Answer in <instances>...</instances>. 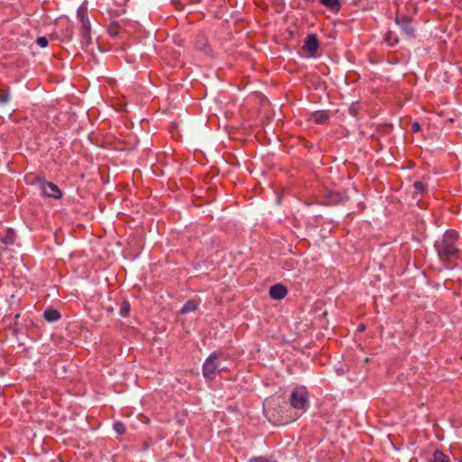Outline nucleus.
I'll return each instance as SVG.
<instances>
[{
    "label": "nucleus",
    "mask_w": 462,
    "mask_h": 462,
    "mask_svg": "<svg viewBox=\"0 0 462 462\" xmlns=\"http://www.w3.org/2000/svg\"><path fill=\"white\" fill-rule=\"evenodd\" d=\"M420 129V124L418 122H413L411 124V130L412 132L416 133L419 132Z\"/></svg>",
    "instance_id": "5701e85b"
},
{
    "label": "nucleus",
    "mask_w": 462,
    "mask_h": 462,
    "mask_svg": "<svg viewBox=\"0 0 462 462\" xmlns=\"http://www.w3.org/2000/svg\"><path fill=\"white\" fill-rule=\"evenodd\" d=\"M287 294V289L281 283L273 285L270 288L269 295L273 300H282Z\"/></svg>",
    "instance_id": "6e6552de"
},
{
    "label": "nucleus",
    "mask_w": 462,
    "mask_h": 462,
    "mask_svg": "<svg viewBox=\"0 0 462 462\" xmlns=\"http://www.w3.org/2000/svg\"><path fill=\"white\" fill-rule=\"evenodd\" d=\"M250 462H276L274 460H270L264 457H255L250 459Z\"/></svg>",
    "instance_id": "4be33fe9"
},
{
    "label": "nucleus",
    "mask_w": 462,
    "mask_h": 462,
    "mask_svg": "<svg viewBox=\"0 0 462 462\" xmlns=\"http://www.w3.org/2000/svg\"><path fill=\"white\" fill-rule=\"evenodd\" d=\"M40 189L42 195L48 198L58 199H60L62 196L61 190L56 184L45 180L40 182Z\"/></svg>",
    "instance_id": "39448f33"
},
{
    "label": "nucleus",
    "mask_w": 462,
    "mask_h": 462,
    "mask_svg": "<svg viewBox=\"0 0 462 462\" xmlns=\"http://www.w3.org/2000/svg\"><path fill=\"white\" fill-rule=\"evenodd\" d=\"M10 99L9 92L6 89L0 88V104H6Z\"/></svg>",
    "instance_id": "6ab92c4d"
},
{
    "label": "nucleus",
    "mask_w": 462,
    "mask_h": 462,
    "mask_svg": "<svg viewBox=\"0 0 462 462\" xmlns=\"http://www.w3.org/2000/svg\"><path fill=\"white\" fill-rule=\"evenodd\" d=\"M290 404L293 409L300 411V414L308 410L309 399L305 387H297L291 393Z\"/></svg>",
    "instance_id": "20e7f679"
},
{
    "label": "nucleus",
    "mask_w": 462,
    "mask_h": 462,
    "mask_svg": "<svg viewBox=\"0 0 462 462\" xmlns=\"http://www.w3.org/2000/svg\"><path fill=\"white\" fill-rule=\"evenodd\" d=\"M384 42L390 46H394L399 42V39L393 32H388L384 37Z\"/></svg>",
    "instance_id": "2eb2a0df"
},
{
    "label": "nucleus",
    "mask_w": 462,
    "mask_h": 462,
    "mask_svg": "<svg viewBox=\"0 0 462 462\" xmlns=\"http://www.w3.org/2000/svg\"><path fill=\"white\" fill-rule=\"evenodd\" d=\"M130 311V304L127 301H124L120 308V313L123 317H125L128 315Z\"/></svg>",
    "instance_id": "aec40b11"
},
{
    "label": "nucleus",
    "mask_w": 462,
    "mask_h": 462,
    "mask_svg": "<svg viewBox=\"0 0 462 462\" xmlns=\"http://www.w3.org/2000/svg\"><path fill=\"white\" fill-rule=\"evenodd\" d=\"M43 317L47 321L54 322L60 319V314L54 309H48L44 311Z\"/></svg>",
    "instance_id": "9d476101"
},
{
    "label": "nucleus",
    "mask_w": 462,
    "mask_h": 462,
    "mask_svg": "<svg viewBox=\"0 0 462 462\" xmlns=\"http://www.w3.org/2000/svg\"><path fill=\"white\" fill-rule=\"evenodd\" d=\"M458 234L454 230H448L442 236V239L437 241L435 248L439 259L443 262H452L459 257V249L456 245Z\"/></svg>",
    "instance_id": "f257e3e1"
},
{
    "label": "nucleus",
    "mask_w": 462,
    "mask_h": 462,
    "mask_svg": "<svg viewBox=\"0 0 462 462\" xmlns=\"http://www.w3.org/2000/svg\"><path fill=\"white\" fill-rule=\"evenodd\" d=\"M113 429L115 430V431L119 434V435H122L125 432V426L123 422L121 421H116L114 424H113Z\"/></svg>",
    "instance_id": "a211bd4d"
},
{
    "label": "nucleus",
    "mask_w": 462,
    "mask_h": 462,
    "mask_svg": "<svg viewBox=\"0 0 462 462\" xmlns=\"http://www.w3.org/2000/svg\"><path fill=\"white\" fill-rule=\"evenodd\" d=\"M36 43L41 48H45L48 46V39L44 36L39 37L36 41Z\"/></svg>",
    "instance_id": "412c9836"
},
{
    "label": "nucleus",
    "mask_w": 462,
    "mask_h": 462,
    "mask_svg": "<svg viewBox=\"0 0 462 462\" xmlns=\"http://www.w3.org/2000/svg\"><path fill=\"white\" fill-rule=\"evenodd\" d=\"M413 189L415 194H422L426 190V185L421 181H416L413 183Z\"/></svg>",
    "instance_id": "f3484780"
},
{
    "label": "nucleus",
    "mask_w": 462,
    "mask_h": 462,
    "mask_svg": "<svg viewBox=\"0 0 462 462\" xmlns=\"http://www.w3.org/2000/svg\"><path fill=\"white\" fill-rule=\"evenodd\" d=\"M430 462H450L448 457L440 450H435L432 457L429 460Z\"/></svg>",
    "instance_id": "9b49d317"
},
{
    "label": "nucleus",
    "mask_w": 462,
    "mask_h": 462,
    "mask_svg": "<svg viewBox=\"0 0 462 462\" xmlns=\"http://www.w3.org/2000/svg\"><path fill=\"white\" fill-rule=\"evenodd\" d=\"M1 242L6 245H14L16 240V234L11 227L7 228L5 235L1 237Z\"/></svg>",
    "instance_id": "1a4fd4ad"
},
{
    "label": "nucleus",
    "mask_w": 462,
    "mask_h": 462,
    "mask_svg": "<svg viewBox=\"0 0 462 462\" xmlns=\"http://www.w3.org/2000/svg\"><path fill=\"white\" fill-rule=\"evenodd\" d=\"M395 23L398 24L401 28V30L405 33L408 37H413L414 36V28L411 24V20L406 16H396Z\"/></svg>",
    "instance_id": "423d86ee"
},
{
    "label": "nucleus",
    "mask_w": 462,
    "mask_h": 462,
    "mask_svg": "<svg viewBox=\"0 0 462 462\" xmlns=\"http://www.w3.org/2000/svg\"><path fill=\"white\" fill-rule=\"evenodd\" d=\"M198 308V304L194 300H188L181 308L180 313L186 314L194 311Z\"/></svg>",
    "instance_id": "4468645a"
},
{
    "label": "nucleus",
    "mask_w": 462,
    "mask_h": 462,
    "mask_svg": "<svg viewBox=\"0 0 462 462\" xmlns=\"http://www.w3.org/2000/svg\"><path fill=\"white\" fill-rule=\"evenodd\" d=\"M332 196H333V193H330V198H331V199H332L333 201H340V202H341V201H343V198H342V197H340V198H339V199H334L332 198Z\"/></svg>",
    "instance_id": "b1692460"
},
{
    "label": "nucleus",
    "mask_w": 462,
    "mask_h": 462,
    "mask_svg": "<svg viewBox=\"0 0 462 462\" xmlns=\"http://www.w3.org/2000/svg\"><path fill=\"white\" fill-rule=\"evenodd\" d=\"M222 360H226V356L222 351H215L207 357L202 365V374L207 380H214L220 371L226 369L221 365Z\"/></svg>",
    "instance_id": "f03ea898"
},
{
    "label": "nucleus",
    "mask_w": 462,
    "mask_h": 462,
    "mask_svg": "<svg viewBox=\"0 0 462 462\" xmlns=\"http://www.w3.org/2000/svg\"><path fill=\"white\" fill-rule=\"evenodd\" d=\"M120 30H121L120 24L118 22H116V21L111 22L107 26V32L112 37H116L120 33Z\"/></svg>",
    "instance_id": "ddd939ff"
},
{
    "label": "nucleus",
    "mask_w": 462,
    "mask_h": 462,
    "mask_svg": "<svg viewBox=\"0 0 462 462\" xmlns=\"http://www.w3.org/2000/svg\"><path fill=\"white\" fill-rule=\"evenodd\" d=\"M328 116L324 111H317L312 116V120L316 124H324L328 121Z\"/></svg>",
    "instance_id": "f8f14e48"
},
{
    "label": "nucleus",
    "mask_w": 462,
    "mask_h": 462,
    "mask_svg": "<svg viewBox=\"0 0 462 462\" xmlns=\"http://www.w3.org/2000/svg\"><path fill=\"white\" fill-rule=\"evenodd\" d=\"M320 3L324 6L328 7L331 10H336L340 7L339 0H320Z\"/></svg>",
    "instance_id": "dca6fc26"
},
{
    "label": "nucleus",
    "mask_w": 462,
    "mask_h": 462,
    "mask_svg": "<svg viewBox=\"0 0 462 462\" xmlns=\"http://www.w3.org/2000/svg\"><path fill=\"white\" fill-rule=\"evenodd\" d=\"M77 18L79 23V32L80 36V44L83 47L88 46L92 42L91 24L88 16V9L80 5L77 11Z\"/></svg>",
    "instance_id": "7ed1b4c3"
},
{
    "label": "nucleus",
    "mask_w": 462,
    "mask_h": 462,
    "mask_svg": "<svg viewBox=\"0 0 462 462\" xmlns=\"http://www.w3.org/2000/svg\"><path fill=\"white\" fill-rule=\"evenodd\" d=\"M319 48V42L314 34H309L304 40V49H306L311 56H314Z\"/></svg>",
    "instance_id": "0eeeda50"
}]
</instances>
